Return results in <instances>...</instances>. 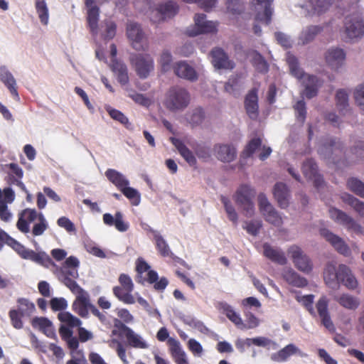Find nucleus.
Masks as SVG:
<instances>
[{
	"label": "nucleus",
	"mask_w": 364,
	"mask_h": 364,
	"mask_svg": "<svg viewBox=\"0 0 364 364\" xmlns=\"http://www.w3.org/2000/svg\"><path fill=\"white\" fill-rule=\"evenodd\" d=\"M87 8V20L92 34L97 38L98 36L107 41L115 36V24L109 20L98 23L100 15L99 4L96 0H85Z\"/></svg>",
	"instance_id": "1"
},
{
	"label": "nucleus",
	"mask_w": 364,
	"mask_h": 364,
	"mask_svg": "<svg viewBox=\"0 0 364 364\" xmlns=\"http://www.w3.org/2000/svg\"><path fill=\"white\" fill-rule=\"evenodd\" d=\"M324 280L326 284L333 289H338L340 284L349 289H354L358 285V282L351 270L343 264L336 267L333 262L328 263L324 271Z\"/></svg>",
	"instance_id": "2"
},
{
	"label": "nucleus",
	"mask_w": 364,
	"mask_h": 364,
	"mask_svg": "<svg viewBox=\"0 0 364 364\" xmlns=\"http://www.w3.org/2000/svg\"><path fill=\"white\" fill-rule=\"evenodd\" d=\"M286 62L288 65L289 73L297 78L304 87V95L308 98H311L316 95L317 89L321 85V82L314 75L304 73L299 66L298 59L291 53H287Z\"/></svg>",
	"instance_id": "3"
},
{
	"label": "nucleus",
	"mask_w": 364,
	"mask_h": 364,
	"mask_svg": "<svg viewBox=\"0 0 364 364\" xmlns=\"http://www.w3.org/2000/svg\"><path fill=\"white\" fill-rule=\"evenodd\" d=\"M191 102V95L188 90L181 87H172L166 95V107L172 112L182 111Z\"/></svg>",
	"instance_id": "4"
},
{
	"label": "nucleus",
	"mask_w": 364,
	"mask_h": 364,
	"mask_svg": "<svg viewBox=\"0 0 364 364\" xmlns=\"http://www.w3.org/2000/svg\"><path fill=\"white\" fill-rule=\"evenodd\" d=\"M343 143L336 139H326L321 141L318 154L334 163L340 161L343 153Z\"/></svg>",
	"instance_id": "5"
},
{
	"label": "nucleus",
	"mask_w": 364,
	"mask_h": 364,
	"mask_svg": "<svg viewBox=\"0 0 364 364\" xmlns=\"http://www.w3.org/2000/svg\"><path fill=\"white\" fill-rule=\"evenodd\" d=\"M329 216L338 224L343 226L347 230L355 234H363L364 228L353 218L345 212L335 208L329 209Z\"/></svg>",
	"instance_id": "6"
},
{
	"label": "nucleus",
	"mask_w": 364,
	"mask_h": 364,
	"mask_svg": "<svg viewBox=\"0 0 364 364\" xmlns=\"http://www.w3.org/2000/svg\"><path fill=\"white\" fill-rule=\"evenodd\" d=\"M127 36L136 50H144L148 48L146 34L139 24L129 22L127 25Z\"/></svg>",
	"instance_id": "7"
},
{
	"label": "nucleus",
	"mask_w": 364,
	"mask_h": 364,
	"mask_svg": "<svg viewBox=\"0 0 364 364\" xmlns=\"http://www.w3.org/2000/svg\"><path fill=\"white\" fill-rule=\"evenodd\" d=\"M129 59L137 75L141 78H146L154 70V60L148 54L132 53Z\"/></svg>",
	"instance_id": "8"
},
{
	"label": "nucleus",
	"mask_w": 364,
	"mask_h": 364,
	"mask_svg": "<svg viewBox=\"0 0 364 364\" xmlns=\"http://www.w3.org/2000/svg\"><path fill=\"white\" fill-rule=\"evenodd\" d=\"M255 191L248 186H242L237 192L235 201L247 217H252L255 213L252 198Z\"/></svg>",
	"instance_id": "9"
},
{
	"label": "nucleus",
	"mask_w": 364,
	"mask_h": 364,
	"mask_svg": "<svg viewBox=\"0 0 364 364\" xmlns=\"http://www.w3.org/2000/svg\"><path fill=\"white\" fill-rule=\"evenodd\" d=\"M119 281L122 287H116L113 289L114 295L122 301L132 304L135 303V297L131 294L133 291L134 284L129 277L126 274H121Z\"/></svg>",
	"instance_id": "10"
},
{
	"label": "nucleus",
	"mask_w": 364,
	"mask_h": 364,
	"mask_svg": "<svg viewBox=\"0 0 364 364\" xmlns=\"http://www.w3.org/2000/svg\"><path fill=\"white\" fill-rule=\"evenodd\" d=\"M344 33L348 41L361 38L364 34V23L358 16H347L344 22Z\"/></svg>",
	"instance_id": "11"
},
{
	"label": "nucleus",
	"mask_w": 364,
	"mask_h": 364,
	"mask_svg": "<svg viewBox=\"0 0 364 364\" xmlns=\"http://www.w3.org/2000/svg\"><path fill=\"white\" fill-rule=\"evenodd\" d=\"M258 204L260 213L267 222L276 226H279L282 224L281 217L269 202L265 195L262 193L259 195Z\"/></svg>",
	"instance_id": "12"
},
{
	"label": "nucleus",
	"mask_w": 364,
	"mask_h": 364,
	"mask_svg": "<svg viewBox=\"0 0 364 364\" xmlns=\"http://www.w3.org/2000/svg\"><path fill=\"white\" fill-rule=\"evenodd\" d=\"M205 14H196L194 18L195 26L187 30L190 36H195L200 33H213L216 31V23L211 21L205 20Z\"/></svg>",
	"instance_id": "13"
},
{
	"label": "nucleus",
	"mask_w": 364,
	"mask_h": 364,
	"mask_svg": "<svg viewBox=\"0 0 364 364\" xmlns=\"http://www.w3.org/2000/svg\"><path fill=\"white\" fill-rule=\"evenodd\" d=\"M288 255L298 269L304 272H309L311 270L312 265L309 259L299 247H290L288 249Z\"/></svg>",
	"instance_id": "14"
},
{
	"label": "nucleus",
	"mask_w": 364,
	"mask_h": 364,
	"mask_svg": "<svg viewBox=\"0 0 364 364\" xmlns=\"http://www.w3.org/2000/svg\"><path fill=\"white\" fill-rule=\"evenodd\" d=\"M291 355H298L301 358L307 357L306 353L301 351L294 344L290 343L277 352L272 353L270 355V359L273 362L284 363L287 361Z\"/></svg>",
	"instance_id": "15"
},
{
	"label": "nucleus",
	"mask_w": 364,
	"mask_h": 364,
	"mask_svg": "<svg viewBox=\"0 0 364 364\" xmlns=\"http://www.w3.org/2000/svg\"><path fill=\"white\" fill-rule=\"evenodd\" d=\"M41 213L34 209L26 208L18 213V220L16 223L17 228L23 233L30 232V224L35 223L39 219Z\"/></svg>",
	"instance_id": "16"
},
{
	"label": "nucleus",
	"mask_w": 364,
	"mask_h": 364,
	"mask_svg": "<svg viewBox=\"0 0 364 364\" xmlns=\"http://www.w3.org/2000/svg\"><path fill=\"white\" fill-rule=\"evenodd\" d=\"M321 235L328 241L339 253L348 255L350 250L343 240L326 228L320 230Z\"/></svg>",
	"instance_id": "17"
},
{
	"label": "nucleus",
	"mask_w": 364,
	"mask_h": 364,
	"mask_svg": "<svg viewBox=\"0 0 364 364\" xmlns=\"http://www.w3.org/2000/svg\"><path fill=\"white\" fill-rule=\"evenodd\" d=\"M213 151L214 156L223 163H230L234 161L237 156L235 148L230 144H215Z\"/></svg>",
	"instance_id": "18"
},
{
	"label": "nucleus",
	"mask_w": 364,
	"mask_h": 364,
	"mask_svg": "<svg viewBox=\"0 0 364 364\" xmlns=\"http://www.w3.org/2000/svg\"><path fill=\"white\" fill-rule=\"evenodd\" d=\"M346 55L343 50L339 48H329L325 55L327 65L333 70H338L343 65Z\"/></svg>",
	"instance_id": "19"
},
{
	"label": "nucleus",
	"mask_w": 364,
	"mask_h": 364,
	"mask_svg": "<svg viewBox=\"0 0 364 364\" xmlns=\"http://www.w3.org/2000/svg\"><path fill=\"white\" fill-rule=\"evenodd\" d=\"M212 63L218 69H232L235 63L220 48H215L211 51Z\"/></svg>",
	"instance_id": "20"
},
{
	"label": "nucleus",
	"mask_w": 364,
	"mask_h": 364,
	"mask_svg": "<svg viewBox=\"0 0 364 364\" xmlns=\"http://www.w3.org/2000/svg\"><path fill=\"white\" fill-rule=\"evenodd\" d=\"M175 74L181 78L190 81L198 80V74L195 69L185 61H179L173 66Z\"/></svg>",
	"instance_id": "21"
},
{
	"label": "nucleus",
	"mask_w": 364,
	"mask_h": 364,
	"mask_svg": "<svg viewBox=\"0 0 364 364\" xmlns=\"http://www.w3.org/2000/svg\"><path fill=\"white\" fill-rule=\"evenodd\" d=\"M246 113L251 119H256L259 114L258 97L255 90L248 92L245 100Z\"/></svg>",
	"instance_id": "22"
},
{
	"label": "nucleus",
	"mask_w": 364,
	"mask_h": 364,
	"mask_svg": "<svg viewBox=\"0 0 364 364\" xmlns=\"http://www.w3.org/2000/svg\"><path fill=\"white\" fill-rule=\"evenodd\" d=\"M316 309L322 324L329 331L334 330V326L331 321L328 311V300L326 297H321L316 304Z\"/></svg>",
	"instance_id": "23"
},
{
	"label": "nucleus",
	"mask_w": 364,
	"mask_h": 364,
	"mask_svg": "<svg viewBox=\"0 0 364 364\" xmlns=\"http://www.w3.org/2000/svg\"><path fill=\"white\" fill-rule=\"evenodd\" d=\"M0 81L7 87L12 95L18 97L16 79L6 65L0 66Z\"/></svg>",
	"instance_id": "24"
},
{
	"label": "nucleus",
	"mask_w": 364,
	"mask_h": 364,
	"mask_svg": "<svg viewBox=\"0 0 364 364\" xmlns=\"http://www.w3.org/2000/svg\"><path fill=\"white\" fill-rule=\"evenodd\" d=\"M273 195L280 208H286L288 207L290 195L286 184L282 182L277 183L273 188Z\"/></svg>",
	"instance_id": "25"
},
{
	"label": "nucleus",
	"mask_w": 364,
	"mask_h": 364,
	"mask_svg": "<svg viewBox=\"0 0 364 364\" xmlns=\"http://www.w3.org/2000/svg\"><path fill=\"white\" fill-rule=\"evenodd\" d=\"M263 254L266 257L269 258L272 262H277L282 265L285 264L287 262V259L283 252L267 243L263 245Z\"/></svg>",
	"instance_id": "26"
},
{
	"label": "nucleus",
	"mask_w": 364,
	"mask_h": 364,
	"mask_svg": "<svg viewBox=\"0 0 364 364\" xmlns=\"http://www.w3.org/2000/svg\"><path fill=\"white\" fill-rule=\"evenodd\" d=\"M121 329L124 332L129 344L137 348H148V345L146 343L143 341L141 337L136 334L133 330L124 324H122Z\"/></svg>",
	"instance_id": "27"
},
{
	"label": "nucleus",
	"mask_w": 364,
	"mask_h": 364,
	"mask_svg": "<svg viewBox=\"0 0 364 364\" xmlns=\"http://www.w3.org/2000/svg\"><path fill=\"white\" fill-rule=\"evenodd\" d=\"M260 9L257 8L258 13L256 16V20L266 24H268L271 21L272 10L270 7V2L272 0H256Z\"/></svg>",
	"instance_id": "28"
},
{
	"label": "nucleus",
	"mask_w": 364,
	"mask_h": 364,
	"mask_svg": "<svg viewBox=\"0 0 364 364\" xmlns=\"http://www.w3.org/2000/svg\"><path fill=\"white\" fill-rule=\"evenodd\" d=\"M302 171L306 178L314 180L316 186H321L322 180L318 174L316 164L313 160L309 159L304 163Z\"/></svg>",
	"instance_id": "29"
},
{
	"label": "nucleus",
	"mask_w": 364,
	"mask_h": 364,
	"mask_svg": "<svg viewBox=\"0 0 364 364\" xmlns=\"http://www.w3.org/2000/svg\"><path fill=\"white\" fill-rule=\"evenodd\" d=\"M333 299L348 310H355L360 305L359 299L349 294H335Z\"/></svg>",
	"instance_id": "30"
},
{
	"label": "nucleus",
	"mask_w": 364,
	"mask_h": 364,
	"mask_svg": "<svg viewBox=\"0 0 364 364\" xmlns=\"http://www.w3.org/2000/svg\"><path fill=\"white\" fill-rule=\"evenodd\" d=\"M32 324L33 327L38 328L46 336L54 338H56L54 327L51 321L48 318L43 317L35 318L32 321Z\"/></svg>",
	"instance_id": "31"
},
{
	"label": "nucleus",
	"mask_w": 364,
	"mask_h": 364,
	"mask_svg": "<svg viewBox=\"0 0 364 364\" xmlns=\"http://www.w3.org/2000/svg\"><path fill=\"white\" fill-rule=\"evenodd\" d=\"M321 31L322 27L318 26H310L305 28L299 36L298 43L301 45L309 43Z\"/></svg>",
	"instance_id": "32"
},
{
	"label": "nucleus",
	"mask_w": 364,
	"mask_h": 364,
	"mask_svg": "<svg viewBox=\"0 0 364 364\" xmlns=\"http://www.w3.org/2000/svg\"><path fill=\"white\" fill-rule=\"evenodd\" d=\"M282 277L287 282L296 287H304L307 284L306 280L291 268H285L283 270Z\"/></svg>",
	"instance_id": "33"
},
{
	"label": "nucleus",
	"mask_w": 364,
	"mask_h": 364,
	"mask_svg": "<svg viewBox=\"0 0 364 364\" xmlns=\"http://www.w3.org/2000/svg\"><path fill=\"white\" fill-rule=\"evenodd\" d=\"M255 69L260 73H266L269 65L264 58L256 50H250L247 55Z\"/></svg>",
	"instance_id": "34"
},
{
	"label": "nucleus",
	"mask_w": 364,
	"mask_h": 364,
	"mask_svg": "<svg viewBox=\"0 0 364 364\" xmlns=\"http://www.w3.org/2000/svg\"><path fill=\"white\" fill-rule=\"evenodd\" d=\"M341 199L345 203L350 205L360 217L364 218V202L348 193H343Z\"/></svg>",
	"instance_id": "35"
},
{
	"label": "nucleus",
	"mask_w": 364,
	"mask_h": 364,
	"mask_svg": "<svg viewBox=\"0 0 364 364\" xmlns=\"http://www.w3.org/2000/svg\"><path fill=\"white\" fill-rule=\"evenodd\" d=\"M105 176L113 184L120 189L129 184V181L125 178V176L116 170L108 169L105 172Z\"/></svg>",
	"instance_id": "36"
},
{
	"label": "nucleus",
	"mask_w": 364,
	"mask_h": 364,
	"mask_svg": "<svg viewBox=\"0 0 364 364\" xmlns=\"http://www.w3.org/2000/svg\"><path fill=\"white\" fill-rule=\"evenodd\" d=\"M220 309L226 315V316L238 328L242 329H243V328H246L240 315L237 314L230 305L225 303H221L220 304Z\"/></svg>",
	"instance_id": "37"
},
{
	"label": "nucleus",
	"mask_w": 364,
	"mask_h": 364,
	"mask_svg": "<svg viewBox=\"0 0 364 364\" xmlns=\"http://www.w3.org/2000/svg\"><path fill=\"white\" fill-rule=\"evenodd\" d=\"M35 9L41 23L47 26L49 21V9L46 0H35Z\"/></svg>",
	"instance_id": "38"
},
{
	"label": "nucleus",
	"mask_w": 364,
	"mask_h": 364,
	"mask_svg": "<svg viewBox=\"0 0 364 364\" xmlns=\"http://www.w3.org/2000/svg\"><path fill=\"white\" fill-rule=\"evenodd\" d=\"M171 140L183 159L190 165H193L196 160L192 152L179 139L171 138Z\"/></svg>",
	"instance_id": "39"
},
{
	"label": "nucleus",
	"mask_w": 364,
	"mask_h": 364,
	"mask_svg": "<svg viewBox=\"0 0 364 364\" xmlns=\"http://www.w3.org/2000/svg\"><path fill=\"white\" fill-rule=\"evenodd\" d=\"M178 11L177 5L172 2L168 1L165 4H160L155 12L161 16V18L164 19L166 17L173 16Z\"/></svg>",
	"instance_id": "40"
},
{
	"label": "nucleus",
	"mask_w": 364,
	"mask_h": 364,
	"mask_svg": "<svg viewBox=\"0 0 364 364\" xmlns=\"http://www.w3.org/2000/svg\"><path fill=\"white\" fill-rule=\"evenodd\" d=\"M112 68L121 84L124 85L128 82L127 68L125 64L117 60H113Z\"/></svg>",
	"instance_id": "41"
},
{
	"label": "nucleus",
	"mask_w": 364,
	"mask_h": 364,
	"mask_svg": "<svg viewBox=\"0 0 364 364\" xmlns=\"http://www.w3.org/2000/svg\"><path fill=\"white\" fill-rule=\"evenodd\" d=\"M364 159V142L360 141L351 149L350 154L347 156L348 164L358 162Z\"/></svg>",
	"instance_id": "42"
},
{
	"label": "nucleus",
	"mask_w": 364,
	"mask_h": 364,
	"mask_svg": "<svg viewBox=\"0 0 364 364\" xmlns=\"http://www.w3.org/2000/svg\"><path fill=\"white\" fill-rule=\"evenodd\" d=\"M336 99L340 112L345 115L349 110L348 93L343 90H340L336 92Z\"/></svg>",
	"instance_id": "43"
},
{
	"label": "nucleus",
	"mask_w": 364,
	"mask_h": 364,
	"mask_svg": "<svg viewBox=\"0 0 364 364\" xmlns=\"http://www.w3.org/2000/svg\"><path fill=\"white\" fill-rule=\"evenodd\" d=\"M148 281L151 284H154V289L158 291L164 290L166 286L168 285V280L165 277H161L159 280L158 274L153 270L149 271L148 274Z\"/></svg>",
	"instance_id": "44"
},
{
	"label": "nucleus",
	"mask_w": 364,
	"mask_h": 364,
	"mask_svg": "<svg viewBox=\"0 0 364 364\" xmlns=\"http://www.w3.org/2000/svg\"><path fill=\"white\" fill-rule=\"evenodd\" d=\"M333 0H309V6L311 8L313 14H321L326 12L331 5Z\"/></svg>",
	"instance_id": "45"
},
{
	"label": "nucleus",
	"mask_w": 364,
	"mask_h": 364,
	"mask_svg": "<svg viewBox=\"0 0 364 364\" xmlns=\"http://www.w3.org/2000/svg\"><path fill=\"white\" fill-rule=\"evenodd\" d=\"M243 85V77L241 75H232L225 83V90L230 94H235Z\"/></svg>",
	"instance_id": "46"
},
{
	"label": "nucleus",
	"mask_w": 364,
	"mask_h": 364,
	"mask_svg": "<svg viewBox=\"0 0 364 364\" xmlns=\"http://www.w3.org/2000/svg\"><path fill=\"white\" fill-rule=\"evenodd\" d=\"M205 117V112L201 107H196L188 114V120L193 125L200 124Z\"/></svg>",
	"instance_id": "47"
},
{
	"label": "nucleus",
	"mask_w": 364,
	"mask_h": 364,
	"mask_svg": "<svg viewBox=\"0 0 364 364\" xmlns=\"http://www.w3.org/2000/svg\"><path fill=\"white\" fill-rule=\"evenodd\" d=\"M348 188L355 194L364 198V183L355 178H349L347 181Z\"/></svg>",
	"instance_id": "48"
},
{
	"label": "nucleus",
	"mask_w": 364,
	"mask_h": 364,
	"mask_svg": "<svg viewBox=\"0 0 364 364\" xmlns=\"http://www.w3.org/2000/svg\"><path fill=\"white\" fill-rule=\"evenodd\" d=\"M58 319L70 327L80 326L81 321L69 312H60L58 315Z\"/></svg>",
	"instance_id": "49"
},
{
	"label": "nucleus",
	"mask_w": 364,
	"mask_h": 364,
	"mask_svg": "<svg viewBox=\"0 0 364 364\" xmlns=\"http://www.w3.org/2000/svg\"><path fill=\"white\" fill-rule=\"evenodd\" d=\"M48 223L42 213H40L39 219L34 223L32 228V235L33 236L42 235L48 228Z\"/></svg>",
	"instance_id": "50"
},
{
	"label": "nucleus",
	"mask_w": 364,
	"mask_h": 364,
	"mask_svg": "<svg viewBox=\"0 0 364 364\" xmlns=\"http://www.w3.org/2000/svg\"><path fill=\"white\" fill-rule=\"evenodd\" d=\"M107 112L109 113V116L114 120L119 122L122 124H124L127 129H132V124L129 122V120L126 116L124 115L123 113L121 112L112 109V108H108Z\"/></svg>",
	"instance_id": "51"
},
{
	"label": "nucleus",
	"mask_w": 364,
	"mask_h": 364,
	"mask_svg": "<svg viewBox=\"0 0 364 364\" xmlns=\"http://www.w3.org/2000/svg\"><path fill=\"white\" fill-rule=\"evenodd\" d=\"M262 225V223L260 220H251L244 222L242 228L246 230L250 235L257 236L259 232Z\"/></svg>",
	"instance_id": "52"
},
{
	"label": "nucleus",
	"mask_w": 364,
	"mask_h": 364,
	"mask_svg": "<svg viewBox=\"0 0 364 364\" xmlns=\"http://www.w3.org/2000/svg\"><path fill=\"white\" fill-rule=\"evenodd\" d=\"M154 236L156 240V247L160 253L164 256L168 255L170 250L163 237L156 231H154Z\"/></svg>",
	"instance_id": "53"
},
{
	"label": "nucleus",
	"mask_w": 364,
	"mask_h": 364,
	"mask_svg": "<svg viewBox=\"0 0 364 364\" xmlns=\"http://www.w3.org/2000/svg\"><path fill=\"white\" fill-rule=\"evenodd\" d=\"M24 259L33 260L37 263L44 265L46 262H50V259L45 253H36L33 250H28Z\"/></svg>",
	"instance_id": "54"
},
{
	"label": "nucleus",
	"mask_w": 364,
	"mask_h": 364,
	"mask_svg": "<svg viewBox=\"0 0 364 364\" xmlns=\"http://www.w3.org/2000/svg\"><path fill=\"white\" fill-rule=\"evenodd\" d=\"M253 344L257 346L267 348H272L273 349H276L277 348V344L276 342L263 336L254 338Z\"/></svg>",
	"instance_id": "55"
},
{
	"label": "nucleus",
	"mask_w": 364,
	"mask_h": 364,
	"mask_svg": "<svg viewBox=\"0 0 364 364\" xmlns=\"http://www.w3.org/2000/svg\"><path fill=\"white\" fill-rule=\"evenodd\" d=\"M18 311L21 315H28L33 311L35 306L33 303L25 299H18Z\"/></svg>",
	"instance_id": "56"
},
{
	"label": "nucleus",
	"mask_w": 364,
	"mask_h": 364,
	"mask_svg": "<svg viewBox=\"0 0 364 364\" xmlns=\"http://www.w3.org/2000/svg\"><path fill=\"white\" fill-rule=\"evenodd\" d=\"M261 140L258 138L252 139L243 151V155L250 157L258 149L260 148Z\"/></svg>",
	"instance_id": "57"
},
{
	"label": "nucleus",
	"mask_w": 364,
	"mask_h": 364,
	"mask_svg": "<svg viewBox=\"0 0 364 364\" xmlns=\"http://www.w3.org/2000/svg\"><path fill=\"white\" fill-rule=\"evenodd\" d=\"M172 55L168 50H164L160 57V64L164 72L171 68Z\"/></svg>",
	"instance_id": "58"
},
{
	"label": "nucleus",
	"mask_w": 364,
	"mask_h": 364,
	"mask_svg": "<svg viewBox=\"0 0 364 364\" xmlns=\"http://www.w3.org/2000/svg\"><path fill=\"white\" fill-rule=\"evenodd\" d=\"M355 104L360 109L364 110V84L358 85L354 92Z\"/></svg>",
	"instance_id": "59"
},
{
	"label": "nucleus",
	"mask_w": 364,
	"mask_h": 364,
	"mask_svg": "<svg viewBox=\"0 0 364 364\" xmlns=\"http://www.w3.org/2000/svg\"><path fill=\"white\" fill-rule=\"evenodd\" d=\"M314 296L311 294L301 296L297 294L296 296V299L298 302L301 303L303 306H304L309 312L311 314L314 313V310L312 308Z\"/></svg>",
	"instance_id": "60"
},
{
	"label": "nucleus",
	"mask_w": 364,
	"mask_h": 364,
	"mask_svg": "<svg viewBox=\"0 0 364 364\" xmlns=\"http://www.w3.org/2000/svg\"><path fill=\"white\" fill-rule=\"evenodd\" d=\"M222 201L229 219L234 223H237V214L235 212L234 207L227 198H223Z\"/></svg>",
	"instance_id": "61"
},
{
	"label": "nucleus",
	"mask_w": 364,
	"mask_h": 364,
	"mask_svg": "<svg viewBox=\"0 0 364 364\" xmlns=\"http://www.w3.org/2000/svg\"><path fill=\"white\" fill-rule=\"evenodd\" d=\"M0 218L1 220L6 223L10 222L13 218V214L3 200H0Z\"/></svg>",
	"instance_id": "62"
},
{
	"label": "nucleus",
	"mask_w": 364,
	"mask_h": 364,
	"mask_svg": "<svg viewBox=\"0 0 364 364\" xmlns=\"http://www.w3.org/2000/svg\"><path fill=\"white\" fill-rule=\"evenodd\" d=\"M9 246H11L15 251H16L23 258L25 257V255L27 254L29 250H26L23 245H21L18 242L15 240L14 239L9 237L7 243Z\"/></svg>",
	"instance_id": "63"
},
{
	"label": "nucleus",
	"mask_w": 364,
	"mask_h": 364,
	"mask_svg": "<svg viewBox=\"0 0 364 364\" xmlns=\"http://www.w3.org/2000/svg\"><path fill=\"white\" fill-rule=\"evenodd\" d=\"M276 39L277 42L284 48H289L291 46L293 41L291 37L284 33H276Z\"/></svg>",
	"instance_id": "64"
}]
</instances>
